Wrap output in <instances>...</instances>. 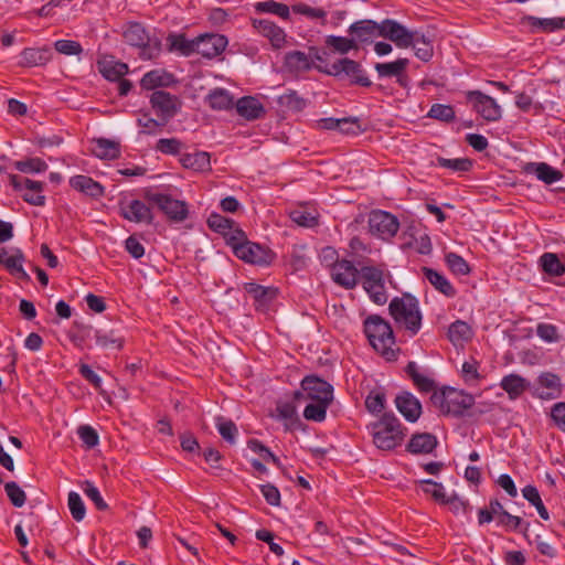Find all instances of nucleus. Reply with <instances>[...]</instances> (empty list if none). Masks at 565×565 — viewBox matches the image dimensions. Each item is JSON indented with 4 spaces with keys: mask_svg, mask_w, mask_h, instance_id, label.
Returning a JSON list of instances; mask_svg holds the SVG:
<instances>
[{
    "mask_svg": "<svg viewBox=\"0 0 565 565\" xmlns=\"http://www.w3.org/2000/svg\"><path fill=\"white\" fill-rule=\"evenodd\" d=\"M367 429L374 446L384 451H390L401 446L406 435V429L392 413L383 414L379 420L371 423Z\"/></svg>",
    "mask_w": 565,
    "mask_h": 565,
    "instance_id": "obj_1",
    "label": "nucleus"
},
{
    "mask_svg": "<svg viewBox=\"0 0 565 565\" xmlns=\"http://www.w3.org/2000/svg\"><path fill=\"white\" fill-rule=\"evenodd\" d=\"M349 32L354 35V40L360 42H367L376 36H383L395 43L398 40L405 41V36H407L404 25L391 19H386L381 23L373 20H360L350 25Z\"/></svg>",
    "mask_w": 565,
    "mask_h": 565,
    "instance_id": "obj_2",
    "label": "nucleus"
},
{
    "mask_svg": "<svg viewBox=\"0 0 565 565\" xmlns=\"http://www.w3.org/2000/svg\"><path fill=\"white\" fill-rule=\"evenodd\" d=\"M364 333L373 349L387 361L396 359L395 338L391 324L377 315L364 320Z\"/></svg>",
    "mask_w": 565,
    "mask_h": 565,
    "instance_id": "obj_3",
    "label": "nucleus"
},
{
    "mask_svg": "<svg viewBox=\"0 0 565 565\" xmlns=\"http://www.w3.org/2000/svg\"><path fill=\"white\" fill-rule=\"evenodd\" d=\"M390 313L395 322L415 335L422 326V313L418 308L417 299L404 294L402 297H395L390 303Z\"/></svg>",
    "mask_w": 565,
    "mask_h": 565,
    "instance_id": "obj_4",
    "label": "nucleus"
},
{
    "mask_svg": "<svg viewBox=\"0 0 565 565\" xmlns=\"http://www.w3.org/2000/svg\"><path fill=\"white\" fill-rule=\"evenodd\" d=\"M433 405L444 415L459 417L472 407L475 398L471 394L452 387L434 391L430 397Z\"/></svg>",
    "mask_w": 565,
    "mask_h": 565,
    "instance_id": "obj_5",
    "label": "nucleus"
},
{
    "mask_svg": "<svg viewBox=\"0 0 565 565\" xmlns=\"http://www.w3.org/2000/svg\"><path fill=\"white\" fill-rule=\"evenodd\" d=\"M122 36L126 43L139 49V57L141 60H154L162 51L161 40L157 36H151L146 28L138 22L129 23L124 30Z\"/></svg>",
    "mask_w": 565,
    "mask_h": 565,
    "instance_id": "obj_6",
    "label": "nucleus"
},
{
    "mask_svg": "<svg viewBox=\"0 0 565 565\" xmlns=\"http://www.w3.org/2000/svg\"><path fill=\"white\" fill-rule=\"evenodd\" d=\"M143 198L147 203L157 206L170 222L181 223L189 216L188 203L173 198L171 194L148 190Z\"/></svg>",
    "mask_w": 565,
    "mask_h": 565,
    "instance_id": "obj_7",
    "label": "nucleus"
},
{
    "mask_svg": "<svg viewBox=\"0 0 565 565\" xmlns=\"http://www.w3.org/2000/svg\"><path fill=\"white\" fill-rule=\"evenodd\" d=\"M315 67L327 75L348 78L350 83L354 85L369 87L372 84L370 78L365 75L362 65L348 57L340 58L332 64H326L324 66L316 65Z\"/></svg>",
    "mask_w": 565,
    "mask_h": 565,
    "instance_id": "obj_8",
    "label": "nucleus"
},
{
    "mask_svg": "<svg viewBox=\"0 0 565 565\" xmlns=\"http://www.w3.org/2000/svg\"><path fill=\"white\" fill-rule=\"evenodd\" d=\"M294 398L297 402L332 401L333 387L316 375H308L301 381V390L295 392Z\"/></svg>",
    "mask_w": 565,
    "mask_h": 565,
    "instance_id": "obj_9",
    "label": "nucleus"
},
{
    "mask_svg": "<svg viewBox=\"0 0 565 565\" xmlns=\"http://www.w3.org/2000/svg\"><path fill=\"white\" fill-rule=\"evenodd\" d=\"M360 276L364 290L376 305H384L387 301V294L384 282V271L374 266H363Z\"/></svg>",
    "mask_w": 565,
    "mask_h": 565,
    "instance_id": "obj_10",
    "label": "nucleus"
},
{
    "mask_svg": "<svg viewBox=\"0 0 565 565\" xmlns=\"http://www.w3.org/2000/svg\"><path fill=\"white\" fill-rule=\"evenodd\" d=\"M369 227L373 235L382 239H390L396 235L399 222L393 214L379 210L370 214Z\"/></svg>",
    "mask_w": 565,
    "mask_h": 565,
    "instance_id": "obj_11",
    "label": "nucleus"
},
{
    "mask_svg": "<svg viewBox=\"0 0 565 565\" xmlns=\"http://www.w3.org/2000/svg\"><path fill=\"white\" fill-rule=\"evenodd\" d=\"M404 31L407 33L405 41H395L396 46L406 49L413 46L415 55L424 61L428 62L434 54L433 41L429 36L418 31H409L404 26Z\"/></svg>",
    "mask_w": 565,
    "mask_h": 565,
    "instance_id": "obj_12",
    "label": "nucleus"
},
{
    "mask_svg": "<svg viewBox=\"0 0 565 565\" xmlns=\"http://www.w3.org/2000/svg\"><path fill=\"white\" fill-rule=\"evenodd\" d=\"M150 104L163 124L174 117L181 107L180 99L164 90H154L150 96Z\"/></svg>",
    "mask_w": 565,
    "mask_h": 565,
    "instance_id": "obj_13",
    "label": "nucleus"
},
{
    "mask_svg": "<svg viewBox=\"0 0 565 565\" xmlns=\"http://www.w3.org/2000/svg\"><path fill=\"white\" fill-rule=\"evenodd\" d=\"M467 100L472 105V108L486 120L497 121L501 118V107L492 97L479 90H472L467 93Z\"/></svg>",
    "mask_w": 565,
    "mask_h": 565,
    "instance_id": "obj_14",
    "label": "nucleus"
},
{
    "mask_svg": "<svg viewBox=\"0 0 565 565\" xmlns=\"http://www.w3.org/2000/svg\"><path fill=\"white\" fill-rule=\"evenodd\" d=\"M237 238L236 235L230 238L236 257L250 264L263 265L269 263V253L263 246L250 242L234 243Z\"/></svg>",
    "mask_w": 565,
    "mask_h": 565,
    "instance_id": "obj_15",
    "label": "nucleus"
},
{
    "mask_svg": "<svg viewBox=\"0 0 565 565\" xmlns=\"http://www.w3.org/2000/svg\"><path fill=\"white\" fill-rule=\"evenodd\" d=\"M83 338L88 337L92 331H94V337L96 339V344L102 349H115L121 350L125 343V339L119 332V330L115 329H93L92 326H79Z\"/></svg>",
    "mask_w": 565,
    "mask_h": 565,
    "instance_id": "obj_16",
    "label": "nucleus"
},
{
    "mask_svg": "<svg viewBox=\"0 0 565 565\" xmlns=\"http://www.w3.org/2000/svg\"><path fill=\"white\" fill-rule=\"evenodd\" d=\"M119 214L127 221L134 223L152 224L153 213L151 207L141 200L120 202Z\"/></svg>",
    "mask_w": 565,
    "mask_h": 565,
    "instance_id": "obj_17",
    "label": "nucleus"
},
{
    "mask_svg": "<svg viewBox=\"0 0 565 565\" xmlns=\"http://www.w3.org/2000/svg\"><path fill=\"white\" fill-rule=\"evenodd\" d=\"M24 254L20 248L2 247L0 249V264L13 276H18L20 279L29 281L30 276L23 269Z\"/></svg>",
    "mask_w": 565,
    "mask_h": 565,
    "instance_id": "obj_18",
    "label": "nucleus"
},
{
    "mask_svg": "<svg viewBox=\"0 0 565 565\" xmlns=\"http://www.w3.org/2000/svg\"><path fill=\"white\" fill-rule=\"evenodd\" d=\"M359 274L356 267L347 259L335 263L331 268L332 280L345 289H352L356 286Z\"/></svg>",
    "mask_w": 565,
    "mask_h": 565,
    "instance_id": "obj_19",
    "label": "nucleus"
},
{
    "mask_svg": "<svg viewBox=\"0 0 565 565\" xmlns=\"http://www.w3.org/2000/svg\"><path fill=\"white\" fill-rule=\"evenodd\" d=\"M227 45V39L221 34H204L196 38L195 53L213 58L220 55Z\"/></svg>",
    "mask_w": 565,
    "mask_h": 565,
    "instance_id": "obj_20",
    "label": "nucleus"
},
{
    "mask_svg": "<svg viewBox=\"0 0 565 565\" xmlns=\"http://www.w3.org/2000/svg\"><path fill=\"white\" fill-rule=\"evenodd\" d=\"M245 292L254 300L257 310L266 311L277 297V289L264 287L255 282L244 284Z\"/></svg>",
    "mask_w": 565,
    "mask_h": 565,
    "instance_id": "obj_21",
    "label": "nucleus"
},
{
    "mask_svg": "<svg viewBox=\"0 0 565 565\" xmlns=\"http://www.w3.org/2000/svg\"><path fill=\"white\" fill-rule=\"evenodd\" d=\"M253 26L263 36L267 38L276 49L281 47L286 41L285 31L268 19H254Z\"/></svg>",
    "mask_w": 565,
    "mask_h": 565,
    "instance_id": "obj_22",
    "label": "nucleus"
},
{
    "mask_svg": "<svg viewBox=\"0 0 565 565\" xmlns=\"http://www.w3.org/2000/svg\"><path fill=\"white\" fill-rule=\"evenodd\" d=\"M395 405L405 419L411 423H415L422 414V405L419 401L408 392H404L396 396Z\"/></svg>",
    "mask_w": 565,
    "mask_h": 565,
    "instance_id": "obj_23",
    "label": "nucleus"
},
{
    "mask_svg": "<svg viewBox=\"0 0 565 565\" xmlns=\"http://www.w3.org/2000/svg\"><path fill=\"white\" fill-rule=\"evenodd\" d=\"M524 171L529 174H534L545 184H553L563 178V173L559 170L554 169L546 162L526 163Z\"/></svg>",
    "mask_w": 565,
    "mask_h": 565,
    "instance_id": "obj_24",
    "label": "nucleus"
},
{
    "mask_svg": "<svg viewBox=\"0 0 565 565\" xmlns=\"http://www.w3.org/2000/svg\"><path fill=\"white\" fill-rule=\"evenodd\" d=\"M52 57L49 47H29L21 52L19 65L24 67L45 65Z\"/></svg>",
    "mask_w": 565,
    "mask_h": 565,
    "instance_id": "obj_25",
    "label": "nucleus"
},
{
    "mask_svg": "<svg viewBox=\"0 0 565 565\" xmlns=\"http://www.w3.org/2000/svg\"><path fill=\"white\" fill-rule=\"evenodd\" d=\"M236 110L239 116L247 120H255L265 114L263 104L255 97L245 96L237 100Z\"/></svg>",
    "mask_w": 565,
    "mask_h": 565,
    "instance_id": "obj_26",
    "label": "nucleus"
},
{
    "mask_svg": "<svg viewBox=\"0 0 565 565\" xmlns=\"http://www.w3.org/2000/svg\"><path fill=\"white\" fill-rule=\"evenodd\" d=\"M438 445L435 435L429 433H419L412 436L407 450L412 454H430Z\"/></svg>",
    "mask_w": 565,
    "mask_h": 565,
    "instance_id": "obj_27",
    "label": "nucleus"
},
{
    "mask_svg": "<svg viewBox=\"0 0 565 565\" xmlns=\"http://www.w3.org/2000/svg\"><path fill=\"white\" fill-rule=\"evenodd\" d=\"M71 186L92 198H99L104 193V188L90 177L87 175H75L70 179Z\"/></svg>",
    "mask_w": 565,
    "mask_h": 565,
    "instance_id": "obj_28",
    "label": "nucleus"
},
{
    "mask_svg": "<svg viewBox=\"0 0 565 565\" xmlns=\"http://www.w3.org/2000/svg\"><path fill=\"white\" fill-rule=\"evenodd\" d=\"M182 167L193 171H207L211 169L210 153L196 151L194 153H184L180 158Z\"/></svg>",
    "mask_w": 565,
    "mask_h": 565,
    "instance_id": "obj_29",
    "label": "nucleus"
},
{
    "mask_svg": "<svg viewBox=\"0 0 565 565\" xmlns=\"http://www.w3.org/2000/svg\"><path fill=\"white\" fill-rule=\"evenodd\" d=\"M423 271L426 279L434 286L436 290L447 297H454L456 295V289L443 274L428 267H424Z\"/></svg>",
    "mask_w": 565,
    "mask_h": 565,
    "instance_id": "obj_30",
    "label": "nucleus"
},
{
    "mask_svg": "<svg viewBox=\"0 0 565 565\" xmlns=\"http://www.w3.org/2000/svg\"><path fill=\"white\" fill-rule=\"evenodd\" d=\"M170 52H179L184 56L195 53L196 39L188 40L184 34H169L167 38Z\"/></svg>",
    "mask_w": 565,
    "mask_h": 565,
    "instance_id": "obj_31",
    "label": "nucleus"
},
{
    "mask_svg": "<svg viewBox=\"0 0 565 565\" xmlns=\"http://www.w3.org/2000/svg\"><path fill=\"white\" fill-rule=\"evenodd\" d=\"M98 70L108 81H119L128 72V65L118 61L104 58L98 62Z\"/></svg>",
    "mask_w": 565,
    "mask_h": 565,
    "instance_id": "obj_32",
    "label": "nucleus"
},
{
    "mask_svg": "<svg viewBox=\"0 0 565 565\" xmlns=\"http://www.w3.org/2000/svg\"><path fill=\"white\" fill-rule=\"evenodd\" d=\"M93 153L97 158L103 159V160L117 159L120 156L119 143L114 140L106 139V138H99V139L95 140Z\"/></svg>",
    "mask_w": 565,
    "mask_h": 565,
    "instance_id": "obj_33",
    "label": "nucleus"
},
{
    "mask_svg": "<svg viewBox=\"0 0 565 565\" xmlns=\"http://www.w3.org/2000/svg\"><path fill=\"white\" fill-rule=\"evenodd\" d=\"M44 183L31 179H24V193L23 200L31 205L43 206L45 204V196L42 195Z\"/></svg>",
    "mask_w": 565,
    "mask_h": 565,
    "instance_id": "obj_34",
    "label": "nucleus"
},
{
    "mask_svg": "<svg viewBox=\"0 0 565 565\" xmlns=\"http://www.w3.org/2000/svg\"><path fill=\"white\" fill-rule=\"evenodd\" d=\"M500 385L511 399H515L527 388L529 383L518 374H509L502 379Z\"/></svg>",
    "mask_w": 565,
    "mask_h": 565,
    "instance_id": "obj_35",
    "label": "nucleus"
},
{
    "mask_svg": "<svg viewBox=\"0 0 565 565\" xmlns=\"http://www.w3.org/2000/svg\"><path fill=\"white\" fill-rule=\"evenodd\" d=\"M212 109L227 110L234 105L233 96L224 88H215L206 97Z\"/></svg>",
    "mask_w": 565,
    "mask_h": 565,
    "instance_id": "obj_36",
    "label": "nucleus"
},
{
    "mask_svg": "<svg viewBox=\"0 0 565 565\" xmlns=\"http://www.w3.org/2000/svg\"><path fill=\"white\" fill-rule=\"evenodd\" d=\"M540 387L545 388L546 392H541L540 396L545 398H556L561 392V380L556 374L543 373L539 377Z\"/></svg>",
    "mask_w": 565,
    "mask_h": 565,
    "instance_id": "obj_37",
    "label": "nucleus"
},
{
    "mask_svg": "<svg viewBox=\"0 0 565 565\" xmlns=\"http://www.w3.org/2000/svg\"><path fill=\"white\" fill-rule=\"evenodd\" d=\"M285 65L291 72H303L312 67V62L306 53L294 51L286 55Z\"/></svg>",
    "mask_w": 565,
    "mask_h": 565,
    "instance_id": "obj_38",
    "label": "nucleus"
},
{
    "mask_svg": "<svg viewBox=\"0 0 565 565\" xmlns=\"http://www.w3.org/2000/svg\"><path fill=\"white\" fill-rule=\"evenodd\" d=\"M172 79V75L162 70H153L143 75L141 86L145 89H154L156 87L166 86Z\"/></svg>",
    "mask_w": 565,
    "mask_h": 565,
    "instance_id": "obj_39",
    "label": "nucleus"
},
{
    "mask_svg": "<svg viewBox=\"0 0 565 565\" xmlns=\"http://www.w3.org/2000/svg\"><path fill=\"white\" fill-rule=\"evenodd\" d=\"M408 65L407 58H398L390 63H377L375 70L381 77H399Z\"/></svg>",
    "mask_w": 565,
    "mask_h": 565,
    "instance_id": "obj_40",
    "label": "nucleus"
},
{
    "mask_svg": "<svg viewBox=\"0 0 565 565\" xmlns=\"http://www.w3.org/2000/svg\"><path fill=\"white\" fill-rule=\"evenodd\" d=\"M542 269L551 276H561L565 274V265L559 260L556 254L544 253L540 257Z\"/></svg>",
    "mask_w": 565,
    "mask_h": 565,
    "instance_id": "obj_41",
    "label": "nucleus"
},
{
    "mask_svg": "<svg viewBox=\"0 0 565 565\" xmlns=\"http://www.w3.org/2000/svg\"><path fill=\"white\" fill-rule=\"evenodd\" d=\"M448 337L455 344L468 341L472 337L471 327L465 321L457 320L450 324Z\"/></svg>",
    "mask_w": 565,
    "mask_h": 565,
    "instance_id": "obj_42",
    "label": "nucleus"
},
{
    "mask_svg": "<svg viewBox=\"0 0 565 565\" xmlns=\"http://www.w3.org/2000/svg\"><path fill=\"white\" fill-rule=\"evenodd\" d=\"M332 401L310 402L303 411V417L308 420L322 422L326 419L327 408Z\"/></svg>",
    "mask_w": 565,
    "mask_h": 565,
    "instance_id": "obj_43",
    "label": "nucleus"
},
{
    "mask_svg": "<svg viewBox=\"0 0 565 565\" xmlns=\"http://www.w3.org/2000/svg\"><path fill=\"white\" fill-rule=\"evenodd\" d=\"M215 424L222 438L230 445H234L236 443V436L238 434V429L235 423L231 419L217 416L215 418Z\"/></svg>",
    "mask_w": 565,
    "mask_h": 565,
    "instance_id": "obj_44",
    "label": "nucleus"
},
{
    "mask_svg": "<svg viewBox=\"0 0 565 565\" xmlns=\"http://www.w3.org/2000/svg\"><path fill=\"white\" fill-rule=\"evenodd\" d=\"M522 494L525 500L536 508L537 513L543 520L550 519V514L543 504L539 490L534 486L529 484L524 487L522 489Z\"/></svg>",
    "mask_w": 565,
    "mask_h": 565,
    "instance_id": "obj_45",
    "label": "nucleus"
},
{
    "mask_svg": "<svg viewBox=\"0 0 565 565\" xmlns=\"http://www.w3.org/2000/svg\"><path fill=\"white\" fill-rule=\"evenodd\" d=\"M255 8L259 12L271 13L285 20H287L290 14L289 7L287 4L276 2L274 0L258 2Z\"/></svg>",
    "mask_w": 565,
    "mask_h": 565,
    "instance_id": "obj_46",
    "label": "nucleus"
},
{
    "mask_svg": "<svg viewBox=\"0 0 565 565\" xmlns=\"http://www.w3.org/2000/svg\"><path fill=\"white\" fill-rule=\"evenodd\" d=\"M14 168L23 173H41L47 169V164L41 158H28L25 160L15 161Z\"/></svg>",
    "mask_w": 565,
    "mask_h": 565,
    "instance_id": "obj_47",
    "label": "nucleus"
},
{
    "mask_svg": "<svg viewBox=\"0 0 565 565\" xmlns=\"http://www.w3.org/2000/svg\"><path fill=\"white\" fill-rule=\"evenodd\" d=\"M419 484L424 493L429 494L437 503H446L447 495L445 488L441 483L435 482L434 480L426 479L420 480Z\"/></svg>",
    "mask_w": 565,
    "mask_h": 565,
    "instance_id": "obj_48",
    "label": "nucleus"
},
{
    "mask_svg": "<svg viewBox=\"0 0 565 565\" xmlns=\"http://www.w3.org/2000/svg\"><path fill=\"white\" fill-rule=\"evenodd\" d=\"M445 260L450 271L455 275L465 276L470 273V266L468 263L456 253H447L445 255Z\"/></svg>",
    "mask_w": 565,
    "mask_h": 565,
    "instance_id": "obj_49",
    "label": "nucleus"
},
{
    "mask_svg": "<svg viewBox=\"0 0 565 565\" xmlns=\"http://www.w3.org/2000/svg\"><path fill=\"white\" fill-rule=\"evenodd\" d=\"M326 44L340 54H345L351 50L358 49V44L354 39H348L335 35L327 36Z\"/></svg>",
    "mask_w": 565,
    "mask_h": 565,
    "instance_id": "obj_50",
    "label": "nucleus"
},
{
    "mask_svg": "<svg viewBox=\"0 0 565 565\" xmlns=\"http://www.w3.org/2000/svg\"><path fill=\"white\" fill-rule=\"evenodd\" d=\"M278 104L292 111H301L306 107V100L297 92L290 90L278 98Z\"/></svg>",
    "mask_w": 565,
    "mask_h": 565,
    "instance_id": "obj_51",
    "label": "nucleus"
},
{
    "mask_svg": "<svg viewBox=\"0 0 565 565\" xmlns=\"http://www.w3.org/2000/svg\"><path fill=\"white\" fill-rule=\"evenodd\" d=\"M527 21L532 28L539 29V30H541L543 32H547V33H551V32L562 29L561 18L541 19V18H536V17H529Z\"/></svg>",
    "mask_w": 565,
    "mask_h": 565,
    "instance_id": "obj_52",
    "label": "nucleus"
},
{
    "mask_svg": "<svg viewBox=\"0 0 565 565\" xmlns=\"http://www.w3.org/2000/svg\"><path fill=\"white\" fill-rule=\"evenodd\" d=\"M437 164L455 172H467L472 168V161L467 158L446 159L438 157Z\"/></svg>",
    "mask_w": 565,
    "mask_h": 565,
    "instance_id": "obj_53",
    "label": "nucleus"
},
{
    "mask_svg": "<svg viewBox=\"0 0 565 565\" xmlns=\"http://www.w3.org/2000/svg\"><path fill=\"white\" fill-rule=\"evenodd\" d=\"M67 504L74 520L79 522L85 518L86 509L77 492L71 491L68 493Z\"/></svg>",
    "mask_w": 565,
    "mask_h": 565,
    "instance_id": "obj_54",
    "label": "nucleus"
},
{
    "mask_svg": "<svg viewBox=\"0 0 565 565\" xmlns=\"http://www.w3.org/2000/svg\"><path fill=\"white\" fill-rule=\"evenodd\" d=\"M4 490H6V493L10 500V502L14 507L21 508L25 503L26 494L17 482H14V481L7 482L4 484Z\"/></svg>",
    "mask_w": 565,
    "mask_h": 565,
    "instance_id": "obj_55",
    "label": "nucleus"
},
{
    "mask_svg": "<svg viewBox=\"0 0 565 565\" xmlns=\"http://www.w3.org/2000/svg\"><path fill=\"white\" fill-rule=\"evenodd\" d=\"M234 222L221 214L212 213L207 218V225L211 230L227 235Z\"/></svg>",
    "mask_w": 565,
    "mask_h": 565,
    "instance_id": "obj_56",
    "label": "nucleus"
},
{
    "mask_svg": "<svg viewBox=\"0 0 565 565\" xmlns=\"http://www.w3.org/2000/svg\"><path fill=\"white\" fill-rule=\"evenodd\" d=\"M428 117L449 122L455 119V110L450 105L434 104L428 111Z\"/></svg>",
    "mask_w": 565,
    "mask_h": 565,
    "instance_id": "obj_57",
    "label": "nucleus"
},
{
    "mask_svg": "<svg viewBox=\"0 0 565 565\" xmlns=\"http://www.w3.org/2000/svg\"><path fill=\"white\" fill-rule=\"evenodd\" d=\"M365 407L370 413H381L385 407V394L381 391H372L366 396Z\"/></svg>",
    "mask_w": 565,
    "mask_h": 565,
    "instance_id": "obj_58",
    "label": "nucleus"
},
{
    "mask_svg": "<svg viewBox=\"0 0 565 565\" xmlns=\"http://www.w3.org/2000/svg\"><path fill=\"white\" fill-rule=\"evenodd\" d=\"M83 491L87 498L94 502L98 510L105 511L108 509V504L103 499L99 490L90 481L86 480L83 483Z\"/></svg>",
    "mask_w": 565,
    "mask_h": 565,
    "instance_id": "obj_59",
    "label": "nucleus"
},
{
    "mask_svg": "<svg viewBox=\"0 0 565 565\" xmlns=\"http://www.w3.org/2000/svg\"><path fill=\"white\" fill-rule=\"evenodd\" d=\"M183 143L177 138H162L157 141L156 150L166 154H178Z\"/></svg>",
    "mask_w": 565,
    "mask_h": 565,
    "instance_id": "obj_60",
    "label": "nucleus"
},
{
    "mask_svg": "<svg viewBox=\"0 0 565 565\" xmlns=\"http://www.w3.org/2000/svg\"><path fill=\"white\" fill-rule=\"evenodd\" d=\"M54 49L63 55H79L83 52L81 43L72 40H57Z\"/></svg>",
    "mask_w": 565,
    "mask_h": 565,
    "instance_id": "obj_61",
    "label": "nucleus"
},
{
    "mask_svg": "<svg viewBox=\"0 0 565 565\" xmlns=\"http://www.w3.org/2000/svg\"><path fill=\"white\" fill-rule=\"evenodd\" d=\"M137 124L142 128V132L148 135L157 134L162 127L167 125L163 124L161 118L154 119L149 117L147 114L138 118Z\"/></svg>",
    "mask_w": 565,
    "mask_h": 565,
    "instance_id": "obj_62",
    "label": "nucleus"
},
{
    "mask_svg": "<svg viewBox=\"0 0 565 565\" xmlns=\"http://www.w3.org/2000/svg\"><path fill=\"white\" fill-rule=\"evenodd\" d=\"M290 217L295 223L305 227H312L318 223L317 217L303 209L294 210Z\"/></svg>",
    "mask_w": 565,
    "mask_h": 565,
    "instance_id": "obj_63",
    "label": "nucleus"
},
{
    "mask_svg": "<svg viewBox=\"0 0 565 565\" xmlns=\"http://www.w3.org/2000/svg\"><path fill=\"white\" fill-rule=\"evenodd\" d=\"M77 434L81 440L88 447L93 448L98 445V434L97 431L89 425H82L77 428Z\"/></svg>",
    "mask_w": 565,
    "mask_h": 565,
    "instance_id": "obj_64",
    "label": "nucleus"
}]
</instances>
